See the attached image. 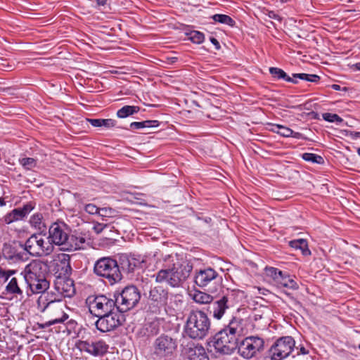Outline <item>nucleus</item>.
Here are the masks:
<instances>
[{
	"mask_svg": "<svg viewBox=\"0 0 360 360\" xmlns=\"http://www.w3.org/2000/svg\"><path fill=\"white\" fill-rule=\"evenodd\" d=\"M142 332L145 336H154L160 332L159 323L157 321L147 323L143 327Z\"/></svg>",
	"mask_w": 360,
	"mask_h": 360,
	"instance_id": "nucleus-33",
	"label": "nucleus"
},
{
	"mask_svg": "<svg viewBox=\"0 0 360 360\" xmlns=\"http://www.w3.org/2000/svg\"><path fill=\"white\" fill-rule=\"evenodd\" d=\"M212 19L217 22L228 25L233 27L235 21L229 15L224 14H215L212 16Z\"/></svg>",
	"mask_w": 360,
	"mask_h": 360,
	"instance_id": "nucleus-39",
	"label": "nucleus"
},
{
	"mask_svg": "<svg viewBox=\"0 0 360 360\" xmlns=\"http://www.w3.org/2000/svg\"><path fill=\"white\" fill-rule=\"evenodd\" d=\"M96 4L99 6H104L107 4V0H96Z\"/></svg>",
	"mask_w": 360,
	"mask_h": 360,
	"instance_id": "nucleus-59",
	"label": "nucleus"
},
{
	"mask_svg": "<svg viewBox=\"0 0 360 360\" xmlns=\"http://www.w3.org/2000/svg\"><path fill=\"white\" fill-rule=\"evenodd\" d=\"M167 299L168 292L162 286H155L149 291L148 300L155 304L154 312L158 311L160 307L165 306Z\"/></svg>",
	"mask_w": 360,
	"mask_h": 360,
	"instance_id": "nucleus-18",
	"label": "nucleus"
},
{
	"mask_svg": "<svg viewBox=\"0 0 360 360\" xmlns=\"http://www.w3.org/2000/svg\"><path fill=\"white\" fill-rule=\"evenodd\" d=\"M292 76H293L294 79L299 78L300 79L306 80V81L311 82H317L320 79V77L316 75L297 73V74H293Z\"/></svg>",
	"mask_w": 360,
	"mask_h": 360,
	"instance_id": "nucleus-43",
	"label": "nucleus"
},
{
	"mask_svg": "<svg viewBox=\"0 0 360 360\" xmlns=\"http://www.w3.org/2000/svg\"><path fill=\"white\" fill-rule=\"evenodd\" d=\"M280 124H272V128L271 129V131L273 132L277 133L279 134V130L277 127H280Z\"/></svg>",
	"mask_w": 360,
	"mask_h": 360,
	"instance_id": "nucleus-56",
	"label": "nucleus"
},
{
	"mask_svg": "<svg viewBox=\"0 0 360 360\" xmlns=\"http://www.w3.org/2000/svg\"><path fill=\"white\" fill-rule=\"evenodd\" d=\"M154 354L160 360H170L177 349L176 339L162 334L153 343Z\"/></svg>",
	"mask_w": 360,
	"mask_h": 360,
	"instance_id": "nucleus-9",
	"label": "nucleus"
},
{
	"mask_svg": "<svg viewBox=\"0 0 360 360\" xmlns=\"http://www.w3.org/2000/svg\"><path fill=\"white\" fill-rule=\"evenodd\" d=\"M101 127L111 128L115 125L116 121L112 119H101Z\"/></svg>",
	"mask_w": 360,
	"mask_h": 360,
	"instance_id": "nucleus-50",
	"label": "nucleus"
},
{
	"mask_svg": "<svg viewBox=\"0 0 360 360\" xmlns=\"http://www.w3.org/2000/svg\"><path fill=\"white\" fill-rule=\"evenodd\" d=\"M359 349H360V344H359Z\"/></svg>",
	"mask_w": 360,
	"mask_h": 360,
	"instance_id": "nucleus-64",
	"label": "nucleus"
},
{
	"mask_svg": "<svg viewBox=\"0 0 360 360\" xmlns=\"http://www.w3.org/2000/svg\"><path fill=\"white\" fill-rule=\"evenodd\" d=\"M289 245L295 250H300L304 256H309L311 255V251L308 247V243L305 239L290 240L289 242Z\"/></svg>",
	"mask_w": 360,
	"mask_h": 360,
	"instance_id": "nucleus-26",
	"label": "nucleus"
},
{
	"mask_svg": "<svg viewBox=\"0 0 360 360\" xmlns=\"http://www.w3.org/2000/svg\"><path fill=\"white\" fill-rule=\"evenodd\" d=\"M210 41L212 42V44L213 45H214V46H215V48H216L217 49H219L221 48L220 44H219V42L218 41V40H217L216 38H214V37H211V38H210Z\"/></svg>",
	"mask_w": 360,
	"mask_h": 360,
	"instance_id": "nucleus-55",
	"label": "nucleus"
},
{
	"mask_svg": "<svg viewBox=\"0 0 360 360\" xmlns=\"http://www.w3.org/2000/svg\"><path fill=\"white\" fill-rule=\"evenodd\" d=\"M114 297L117 311L124 313L136 306L141 299V293L136 286L128 285L120 293H115Z\"/></svg>",
	"mask_w": 360,
	"mask_h": 360,
	"instance_id": "nucleus-7",
	"label": "nucleus"
},
{
	"mask_svg": "<svg viewBox=\"0 0 360 360\" xmlns=\"http://www.w3.org/2000/svg\"><path fill=\"white\" fill-rule=\"evenodd\" d=\"M20 165L27 170H32L37 166V159L24 157L19 159Z\"/></svg>",
	"mask_w": 360,
	"mask_h": 360,
	"instance_id": "nucleus-38",
	"label": "nucleus"
},
{
	"mask_svg": "<svg viewBox=\"0 0 360 360\" xmlns=\"http://www.w3.org/2000/svg\"><path fill=\"white\" fill-rule=\"evenodd\" d=\"M55 289L60 297H71L75 293L74 282L70 278H58L55 283Z\"/></svg>",
	"mask_w": 360,
	"mask_h": 360,
	"instance_id": "nucleus-19",
	"label": "nucleus"
},
{
	"mask_svg": "<svg viewBox=\"0 0 360 360\" xmlns=\"http://www.w3.org/2000/svg\"><path fill=\"white\" fill-rule=\"evenodd\" d=\"M358 154L360 155V148L358 150Z\"/></svg>",
	"mask_w": 360,
	"mask_h": 360,
	"instance_id": "nucleus-63",
	"label": "nucleus"
},
{
	"mask_svg": "<svg viewBox=\"0 0 360 360\" xmlns=\"http://www.w3.org/2000/svg\"><path fill=\"white\" fill-rule=\"evenodd\" d=\"M75 346L81 352L86 353L94 357H101L108 352L109 345L103 340H78Z\"/></svg>",
	"mask_w": 360,
	"mask_h": 360,
	"instance_id": "nucleus-11",
	"label": "nucleus"
},
{
	"mask_svg": "<svg viewBox=\"0 0 360 360\" xmlns=\"http://www.w3.org/2000/svg\"><path fill=\"white\" fill-rule=\"evenodd\" d=\"M243 319L233 316L228 326L216 333L214 347L217 352L230 354L238 347V338L243 330Z\"/></svg>",
	"mask_w": 360,
	"mask_h": 360,
	"instance_id": "nucleus-1",
	"label": "nucleus"
},
{
	"mask_svg": "<svg viewBox=\"0 0 360 360\" xmlns=\"http://www.w3.org/2000/svg\"><path fill=\"white\" fill-rule=\"evenodd\" d=\"M86 121L90 123L93 127H101V119H86Z\"/></svg>",
	"mask_w": 360,
	"mask_h": 360,
	"instance_id": "nucleus-54",
	"label": "nucleus"
},
{
	"mask_svg": "<svg viewBox=\"0 0 360 360\" xmlns=\"http://www.w3.org/2000/svg\"><path fill=\"white\" fill-rule=\"evenodd\" d=\"M188 359L189 360H210L202 346L190 348Z\"/></svg>",
	"mask_w": 360,
	"mask_h": 360,
	"instance_id": "nucleus-27",
	"label": "nucleus"
},
{
	"mask_svg": "<svg viewBox=\"0 0 360 360\" xmlns=\"http://www.w3.org/2000/svg\"><path fill=\"white\" fill-rule=\"evenodd\" d=\"M89 312L94 316L105 315L117 309L115 298L105 295H89L86 300Z\"/></svg>",
	"mask_w": 360,
	"mask_h": 360,
	"instance_id": "nucleus-5",
	"label": "nucleus"
},
{
	"mask_svg": "<svg viewBox=\"0 0 360 360\" xmlns=\"http://www.w3.org/2000/svg\"><path fill=\"white\" fill-rule=\"evenodd\" d=\"M22 278H23L20 274L19 276L11 277L6 286V291L7 293L22 297L23 295V291L20 287V283L22 282Z\"/></svg>",
	"mask_w": 360,
	"mask_h": 360,
	"instance_id": "nucleus-22",
	"label": "nucleus"
},
{
	"mask_svg": "<svg viewBox=\"0 0 360 360\" xmlns=\"http://www.w3.org/2000/svg\"><path fill=\"white\" fill-rule=\"evenodd\" d=\"M0 66L2 67V69L4 70H11L13 68V65L9 64L6 59H4L0 58Z\"/></svg>",
	"mask_w": 360,
	"mask_h": 360,
	"instance_id": "nucleus-52",
	"label": "nucleus"
},
{
	"mask_svg": "<svg viewBox=\"0 0 360 360\" xmlns=\"http://www.w3.org/2000/svg\"><path fill=\"white\" fill-rule=\"evenodd\" d=\"M40 296L37 300V307L39 311L44 313L54 304L44 292H40Z\"/></svg>",
	"mask_w": 360,
	"mask_h": 360,
	"instance_id": "nucleus-30",
	"label": "nucleus"
},
{
	"mask_svg": "<svg viewBox=\"0 0 360 360\" xmlns=\"http://www.w3.org/2000/svg\"><path fill=\"white\" fill-rule=\"evenodd\" d=\"M20 275L25 282L47 276V264L40 259H33L25 266Z\"/></svg>",
	"mask_w": 360,
	"mask_h": 360,
	"instance_id": "nucleus-15",
	"label": "nucleus"
},
{
	"mask_svg": "<svg viewBox=\"0 0 360 360\" xmlns=\"http://www.w3.org/2000/svg\"><path fill=\"white\" fill-rule=\"evenodd\" d=\"M96 321V327L101 332H108L122 325L125 321V316L123 312L115 309L105 315L98 317Z\"/></svg>",
	"mask_w": 360,
	"mask_h": 360,
	"instance_id": "nucleus-12",
	"label": "nucleus"
},
{
	"mask_svg": "<svg viewBox=\"0 0 360 360\" xmlns=\"http://www.w3.org/2000/svg\"><path fill=\"white\" fill-rule=\"evenodd\" d=\"M159 125L158 120H146L143 122H134L130 124V128L132 129H140L143 128L155 127Z\"/></svg>",
	"mask_w": 360,
	"mask_h": 360,
	"instance_id": "nucleus-36",
	"label": "nucleus"
},
{
	"mask_svg": "<svg viewBox=\"0 0 360 360\" xmlns=\"http://www.w3.org/2000/svg\"><path fill=\"white\" fill-rule=\"evenodd\" d=\"M193 270V264L187 261L174 264L171 269L160 270L155 275V281L167 283L173 288H178L186 281Z\"/></svg>",
	"mask_w": 360,
	"mask_h": 360,
	"instance_id": "nucleus-3",
	"label": "nucleus"
},
{
	"mask_svg": "<svg viewBox=\"0 0 360 360\" xmlns=\"http://www.w3.org/2000/svg\"><path fill=\"white\" fill-rule=\"evenodd\" d=\"M308 353H309V351L304 347L302 346L300 348V352H298V354H307Z\"/></svg>",
	"mask_w": 360,
	"mask_h": 360,
	"instance_id": "nucleus-58",
	"label": "nucleus"
},
{
	"mask_svg": "<svg viewBox=\"0 0 360 360\" xmlns=\"http://www.w3.org/2000/svg\"><path fill=\"white\" fill-rule=\"evenodd\" d=\"M68 319V315L65 313L63 314V316L58 319H54L49 321V326L54 325L59 323H63Z\"/></svg>",
	"mask_w": 360,
	"mask_h": 360,
	"instance_id": "nucleus-51",
	"label": "nucleus"
},
{
	"mask_svg": "<svg viewBox=\"0 0 360 360\" xmlns=\"http://www.w3.org/2000/svg\"><path fill=\"white\" fill-rule=\"evenodd\" d=\"M94 272L110 285H114L122 278L117 262L110 257L98 259L94 264Z\"/></svg>",
	"mask_w": 360,
	"mask_h": 360,
	"instance_id": "nucleus-4",
	"label": "nucleus"
},
{
	"mask_svg": "<svg viewBox=\"0 0 360 360\" xmlns=\"http://www.w3.org/2000/svg\"><path fill=\"white\" fill-rule=\"evenodd\" d=\"M350 135L353 139L360 138V132L359 131H351Z\"/></svg>",
	"mask_w": 360,
	"mask_h": 360,
	"instance_id": "nucleus-57",
	"label": "nucleus"
},
{
	"mask_svg": "<svg viewBox=\"0 0 360 360\" xmlns=\"http://www.w3.org/2000/svg\"><path fill=\"white\" fill-rule=\"evenodd\" d=\"M279 130V134L284 137H294L299 138L300 136V134L299 132H294L291 129L281 125L280 127H277Z\"/></svg>",
	"mask_w": 360,
	"mask_h": 360,
	"instance_id": "nucleus-42",
	"label": "nucleus"
},
{
	"mask_svg": "<svg viewBox=\"0 0 360 360\" xmlns=\"http://www.w3.org/2000/svg\"><path fill=\"white\" fill-rule=\"evenodd\" d=\"M143 260L134 256H122L120 259L121 268L128 274L134 273L135 270L141 268Z\"/></svg>",
	"mask_w": 360,
	"mask_h": 360,
	"instance_id": "nucleus-21",
	"label": "nucleus"
},
{
	"mask_svg": "<svg viewBox=\"0 0 360 360\" xmlns=\"http://www.w3.org/2000/svg\"><path fill=\"white\" fill-rule=\"evenodd\" d=\"M40 296L37 300V307L39 311L44 313L54 304L44 292H40Z\"/></svg>",
	"mask_w": 360,
	"mask_h": 360,
	"instance_id": "nucleus-29",
	"label": "nucleus"
},
{
	"mask_svg": "<svg viewBox=\"0 0 360 360\" xmlns=\"http://www.w3.org/2000/svg\"><path fill=\"white\" fill-rule=\"evenodd\" d=\"M86 240L82 236H77L75 235L68 234V239L65 242L63 250L67 251H73L83 248Z\"/></svg>",
	"mask_w": 360,
	"mask_h": 360,
	"instance_id": "nucleus-23",
	"label": "nucleus"
},
{
	"mask_svg": "<svg viewBox=\"0 0 360 360\" xmlns=\"http://www.w3.org/2000/svg\"><path fill=\"white\" fill-rule=\"evenodd\" d=\"M211 330V320L202 310H192L187 316L184 326L183 335L195 340L207 337Z\"/></svg>",
	"mask_w": 360,
	"mask_h": 360,
	"instance_id": "nucleus-2",
	"label": "nucleus"
},
{
	"mask_svg": "<svg viewBox=\"0 0 360 360\" xmlns=\"http://www.w3.org/2000/svg\"><path fill=\"white\" fill-rule=\"evenodd\" d=\"M84 210L89 214H98L99 212V207L92 203L86 204L84 207Z\"/></svg>",
	"mask_w": 360,
	"mask_h": 360,
	"instance_id": "nucleus-46",
	"label": "nucleus"
},
{
	"mask_svg": "<svg viewBox=\"0 0 360 360\" xmlns=\"http://www.w3.org/2000/svg\"><path fill=\"white\" fill-rule=\"evenodd\" d=\"M264 349V340L258 336L246 337L238 345V354L246 359H250Z\"/></svg>",
	"mask_w": 360,
	"mask_h": 360,
	"instance_id": "nucleus-13",
	"label": "nucleus"
},
{
	"mask_svg": "<svg viewBox=\"0 0 360 360\" xmlns=\"http://www.w3.org/2000/svg\"><path fill=\"white\" fill-rule=\"evenodd\" d=\"M240 294L239 291L232 290L216 300H212L207 307V311L213 318L220 320L224 315L226 309L233 304V300Z\"/></svg>",
	"mask_w": 360,
	"mask_h": 360,
	"instance_id": "nucleus-10",
	"label": "nucleus"
},
{
	"mask_svg": "<svg viewBox=\"0 0 360 360\" xmlns=\"http://www.w3.org/2000/svg\"><path fill=\"white\" fill-rule=\"evenodd\" d=\"M35 203L30 201L25 204L22 207L13 209L14 214L18 220H21L27 217L34 208Z\"/></svg>",
	"mask_w": 360,
	"mask_h": 360,
	"instance_id": "nucleus-25",
	"label": "nucleus"
},
{
	"mask_svg": "<svg viewBox=\"0 0 360 360\" xmlns=\"http://www.w3.org/2000/svg\"><path fill=\"white\" fill-rule=\"evenodd\" d=\"M331 87H332L333 89L336 90V91H339L341 89L340 86L338 85V84H333L331 86Z\"/></svg>",
	"mask_w": 360,
	"mask_h": 360,
	"instance_id": "nucleus-60",
	"label": "nucleus"
},
{
	"mask_svg": "<svg viewBox=\"0 0 360 360\" xmlns=\"http://www.w3.org/2000/svg\"><path fill=\"white\" fill-rule=\"evenodd\" d=\"M40 296L37 300V307L39 311L44 313L54 304L44 292H40Z\"/></svg>",
	"mask_w": 360,
	"mask_h": 360,
	"instance_id": "nucleus-28",
	"label": "nucleus"
},
{
	"mask_svg": "<svg viewBox=\"0 0 360 360\" xmlns=\"http://www.w3.org/2000/svg\"><path fill=\"white\" fill-rule=\"evenodd\" d=\"M113 210L110 207H102L99 208V212L98 214L102 218L110 217L112 214Z\"/></svg>",
	"mask_w": 360,
	"mask_h": 360,
	"instance_id": "nucleus-47",
	"label": "nucleus"
},
{
	"mask_svg": "<svg viewBox=\"0 0 360 360\" xmlns=\"http://www.w3.org/2000/svg\"><path fill=\"white\" fill-rule=\"evenodd\" d=\"M14 270H3L0 269V283L6 282L15 274Z\"/></svg>",
	"mask_w": 360,
	"mask_h": 360,
	"instance_id": "nucleus-45",
	"label": "nucleus"
},
{
	"mask_svg": "<svg viewBox=\"0 0 360 360\" xmlns=\"http://www.w3.org/2000/svg\"><path fill=\"white\" fill-rule=\"evenodd\" d=\"M278 286L284 287L291 290H297L299 285L295 280V277L289 275L287 272H283V276H281V281L278 283Z\"/></svg>",
	"mask_w": 360,
	"mask_h": 360,
	"instance_id": "nucleus-24",
	"label": "nucleus"
},
{
	"mask_svg": "<svg viewBox=\"0 0 360 360\" xmlns=\"http://www.w3.org/2000/svg\"><path fill=\"white\" fill-rule=\"evenodd\" d=\"M188 39L195 44H200L205 40V35L202 32L193 30L187 33Z\"/></svg>",
	"mask_w": 360,
	"mask_h": 360,
	"instance_id": "nucleus-40",
	"label": "nucleus"
},
{
	"mask_svg": "<svg viewBox=\"0 0 360 360\" xmlns=\"http://www.w3.org/2000/svg\"><path fill=\"white\" fill-rule=\"evenodd\" d=\"M269 72L272 77L276 79H283L288 82L294 84L297 83V80L289 77L282 69L278 68L271 67L269 68Z\"/></svg>",
	"mask_w": 360,
	"mask_h": 360,
	"instance_id": "nucleus-32",
	"label": "nucleus"
},
{
	"mask_svg": "<svg viewBox=\"0 0 360 360\" xmlns=\"http://www.w3.org/2000/svg\"><path fill=\"white\" fill-rule=\"evenodd\" d=\"M44 294L48 296V297L52 301V302L54 304L56 302H58L61 301L62 298L60 297V296L59 295V294L58 292L57 293H54V292H52L44 291Z\"/></svg>",
	"mask_w": 360,
	"mask_h": 360,
	"instance_id": "nucleus-48",
	"label": "nucleus"
},
{
	"mask_svg": "<svg viewBox=\"0 0 360 360\" xmlns=\"http://www.w3.org/2000/svg\"><path fill=\"white\" fill-rule=\"evenodd\" d=\"M354 67L356 70H360V63L354 64Z\"/></svg>",
	"mask_w": 360,
	"mask_h": 360,
	"instance_id": "nucleus-62",
	"label": "nucleus"
},
{
	"mask_svg": "<svg viewBox=\"0 0 360 360\" xmlns=\"http://www.w3.org/2000/svg\"><path fill=\"white\" fill-rule=\"evenodd\" d=\"M30 224L32 227H34L39 231H44L46 229L43 215L41 213L34 214L30 219Z\"/></svg>",
	"mask_w": 360,
	"mask_h": 360,
	"instance_id": "nucleus-31",
	"label": "nucleus"
},
{
	"mask_svg": "<svg viewBox=\"0 0 360 360\" xmlns=\"http://www.w3.org/2000/svg\"><path fill=\"white\" fill-rule=\"evenodd\" d=\"M295 343L290 336L280 338L266 352L264 360H283L287 358L293 350Z\"/></svg>",
	"mask_w": 360,
	"mask_h": 360,
	"instance_id": "nucleus-6",
	"label": "nucleus"
},
{
	"mask_svg": "<svg viewBox=\"0 0 360 360\" xmlns=\"http://www.w3.org/2000/svg\"><path fill=\"white\" fill-rule=\"evenodd\" d=\"M4 257L11 263H18L27 261L30 258L25 250V245L20 243L19 246L5 243L1 253Z\"/></svg>",
	"mask_w": 360,
	"mask_h": 360,
	"instance_id": "nucleus-16",
	"label": "nucleus"
},
{
	"mask_svg": "<svg viewBox=\"0 0 360 360\" xmlns=\"http://www.w3.org/2000/svg\"><path fill=\"white\" fill-rule=\"evenodd\" d=\"M107 227V224H103L101 223H96L94 224L93 230L96 233H100L103 231V230Z\"/></svg>",
	"mask_w": 360,
	"mask_h": 360,
	"instance_id": "nucleus-53",
	"label": "nucleus"
},
{
	"mask_svg": "<svg viewBox=\"0 0 360 360\" xmlns=\"http://www.w3.org/2000/svg\"><path fill=\"white\" fill-rule=\"evenodd\" d=\"M46 277H41L32 280V281L25 282L28 288L27 290L28 297L33 294H39L40 292L47 291L50 286V282L47 280Z\"/></svg>",
	"mask_w": 360,
	"mask_h": 360,
	"instance_id": "nucleus-20",
	"label": "nucleus"
},
{
	"mask_svg": "<svg viewBox=\"0 0 360 360\" xmlns=\"http://www.w3.org/2000/svg\"><path fill=\"white\" fill-rule=\"evenodd\" d=\"M25 250L28 253V256L41 257L51 255L54 250V247L46 241L40 234L31 235L24 243Z\"/></svg>",
	"mask_w": 360,
	"mask_h": 360,
	"instance_id": "nucleus-8",
	"label": "nucleus"
},
{
	"mask_svg": "<svg viewBox=\"0 0 360 360\" xmlns=\"http://www.w3.org/2000/svg\"><path fill=\"white\" fill-rule=\"evenodd\" d=\"M322 117L324 120L328 121L329 122H342L343 121L342 118H341L338 115L325 112L322 115Z\"/></svg>",
	"mask_w": 360,
	"mask_h": 360,
	"instance_id": "nucleus-44",
	"label": "nucleus"
},
{
	"mask_svg": "<svg viewBox=\"0 0 360 360\" xmlns=\"http://www.w3.org/2000/svg\"><path fill=\"white\" fill-rule=\"evenodd\" d=\"M193 300L200 304H208L212 302L213 297L206 292L201 291H195L193 295Z\"/></svg>",
	"mask_w": 360,
	"mask_h": 360,
	"instance_id": "nucleus-35",
	"label": "nucleus"
},
{
	"mask_svg": "<svg viewBox=\"0 0 360 360\" xmlns=\"http://www.w3.org/2000/svg\"><path fill=\"white\" fill-rule=\"evenodd\" d=\"M264 270L266 276L271 278L278 284L279 280L281 279V276H283V271L272 266H266Z\"/></svg>",
	"mask_w": 360,
	"mask_h": 360,
	"instance_id": "nucleus-37",
	"label": "nucleus"
},
{
	"mask_svg": "<svg viewBox=\"0 0 360 360\" xmlns=\"http://www.w3.org/2000/svg\"><path fill=\"white\" fill-rule=\"evenodd\" d=\"M70 231L69 226L65 222L57 221L52 223L49 226L47 239L53 247L57 245L64 248L65 243L68 239Z\"/></svg>",
	"mask_w": 360,
	"mask_h": 360,
	"instance_id": "nucleus-14",
	"label": "nucleus"
},
{
	"mask_svg": "<svg viewBox=\"0 0 360 360\" xmlns=\"http://www.w3.org/2000/svg\"><path fill=\"white\" fill-rule=\"evenodd\" d=\"M6 205V201L4 198H0V207H3Z\"/></svg>",
	"mask_w": 360,
	"mask_h": 360,
	"instance_id": "nucleus-61",
	"label": "nucleus"
},
{
	"mask_svg": "<svg viewBox=\"0 0 360 360\" xmlns=\"http://www.w3.org/2000/svg\"><path fill=\"white\" fill-rule=\"evenodd\" d=\"M302 158L307 162L317 164H323V158L319 155L310 153H304L302 155Z\"/></svg>",
	"mask_w": 360,
	"mask_h": 360,
	"instance_id": "nucleus-41",
	"label": "nucleus"
},
{
	"mask_svg": "<svg viewBox=\"0 0 360 360\" xmlns=\"http://www.w3.org/2000/svg\"><path fill=\"white\" fill-rule=\"evenodd\" d=\"M218 276V273L214 269L206 267L195 270L194 282L198 286L204 288L212 281L217 279Z\"/></svg>",
	"mask_w": 360,
	"mask_h": 360,
	"instance_id": "nucleus-17",
	"label": "nucleus"
},
{
	"mask_svg": "<svg viewBox=\"0 0 360 360\" xmlns=\"http://www.w3.org/2000/svg\"><path fill=\"white\" fill-rule=\"evenodd\" d=\"M18 221L15 214H14L13 210H12L11 212L6 214L4 217V221L7 224H11L13 221Z\"/></svg>",
	"mask_w": 360,
	"mask_h": 360,
	"instance_id": "nucleus-49",
	"label": "nucleus"
},
{
	"mask_svg": "<svg viewBox=\"0 0 360 360\" xmlns=\"http://www.w3.org/2000/svg\"><path fill=\"white\" fill-rule=\"evenodd\" d=\"M140 110L139 106L135 105H124L117 110V116L119 118H125L135 113H137Z\"/></svg>",
	"mask_w": 360,
	"mask_h": 360,
	"instance_id": "nucleus-34",
	"label": "nucleus"
}]
</instances>
